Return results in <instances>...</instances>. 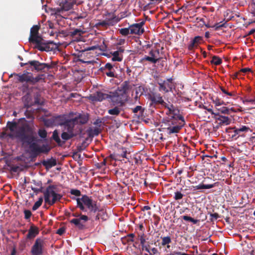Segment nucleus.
Instances as JSON below:
<instances>
[{"label":"nucleus","instance_id":"nucleus-1","mask_svg":"<svg viewBox=\"0 0 255 255\" xmlns=\"http://www.w3.org/2000/svg\"><path fill=\"white\" fill-rule=\"evenodd\" d=\"M24 122L19 125L15 122H7L6 127L10 131V133L6 134L5 131H2V136H7L11 138L17 139L24 146L29 147L30 153L33 157H36L40 153H48L50 148L47 144L40 146L37 143L38 137L34 130L33 127L27 123L25 118H21L18 120V123Z\"/></svg>","mask_w":255,"mask_h":255},{"label":"nucleus","instance_id":"nucleus-2","mask_svg":"<svg viewBox=\"0 0 255 255\" xmlns=\"http://www.w3.org/2000/svg\"><path fill=\"white\" fill-rule=\"evenodd\" d=\"M89 117L88 114H78L72 119H69L62 132L61 137L64 140H68L83 132L82 125L86 124L89 121Z\"/></svg>","mask_w":255,"mask_h":255},{"label":"nucleus","instance_id":"nucleus-3","mask_svg":"<svg viewBox=\"0 0 255 255\" xmlns=\"http://www.w3.org/2000/svg\"><path fill=\"white\" fill-rule=\"evenodd\" d=\"M185 125V121L182 116L178 117L169 116L163 119L161 123L160 129L169 135L178 133Z\"/></svg>","mask_w":255,"mask_h":255},{"label":"nucleus","instance_id":"nucleus-4","mask_svg":"<svg viewBox=\"0 0 255 255\" xmlns=\"http://www.w3.org/2000/svg\"><path fill=\"white\" fill-rule=\"evenodd\" d=\"M39 26L37 25H34L31 28L29 41L31 43L35 44V47L41 51H51L53 48L50 47V44H53V42L46 41L44 40L39 35Z\"/></svg>","mask_w":255,"mask_h":255},{"label":"nucleus","instance_id":"nucleus-5","mask_svg":"<svg viewBox=\"0 0 255 255\" xmlns=\"http://www.w3.org/2000/svg\"><path fill=\"white\" fill-rule=\"evenodd\" d=\"M130 88L129 81L124 82L116 90L110 93V99L112 102L122 106L128 100V92Z\"/></svg>","mask_w":255,"mask_h":255},{"label":"nucleus","instance_id":"nucleus-6","mask_svg":"<svg viewBox=\"0 0 255 255\" xmlns=\"http://www.w3.org/2000/svg\"><path fill=\"white\" fill-rule=\"evenodd\" d=\"M58 192L57 185H50L48 186L43 192L45 202L49 205L52 206L56 202L60 201L63 195L58 193Z\"/></svg>","mask_w":255,"mask_h":255},{"label":"nucleus","instance_id":"nucleus-7","mask_svg":"<svg viewBox=\"0 0 255 255\" xmlns=\"http://www.w3.org/2000/svg\"><path fill=\"white\" fill-rule=\"evenodd\" d=\"M68 115L62 114L56 116H53L45 121L47 126H63L64 128L69 120Z\"/></svg>","mask_w":255,"mask_h":255},{"label":"nucleus","instance_id":"nucleus-8","mask_svg":"<svg viewBox=\"0 0 255 255\" xmlns=\"http://www.w3.org/2000/svg\"><path fill=\"white\" fill-rule=\"evenodd\" d=\"M76 3V0H64L60 2V7L51 9L52 14L56 16H61L63 11H68L73 8V5Z\"/></svg>","mask_w":255,"mask_h":255},{"label":"nucleus","instance_id":"nucleus-9","mask_svg":"<svg viewBox=\"0 0 255 255\" xmlns=\"http://www.w3.org/2000/svg\"><path fill=\"white\" fill-rule=\"evenodd\" d=\"M18 81L23 84L22 88L24 91H29V85H32L33 74L31 73L24 71L22 74L18 73L16 74Z\"/></svg>","mask_w":255,"mask_h":255},{"label":"nucleus","instance_id":"nucleus-10","mask_svg":"<svg viewBox=\"0 0 255 255\" xmlns=\"http://www.w3.org/2000/svg\"><path fill=\"white\" fill-rule=\"evenodd\" d=\"M81 201L91 212L95 213L99 211V206L97 205V202L93 200L88 196L86 195H83L81 198Z\"/></svg>","mask_w":255,"mask_h":255},{"label":"nucleus","instance_id":"nucleus-11","mask_svg":"<svg viewBox=\"0 0 255 255\" xmlns=\"http://www.w3.org/2000/svg\"><path fill=\"white\" fill-rule=\"evenodd\" d=\"M28 63L29 65L32 67V71L33 70L38 72V71H42L45 72V69H46L47 70H49L53 68V66L51 64L49 63H40L38 61L36 60H31L28 61Z\"/></svg>","mask_w":255,"mask_h":255},{"label":"nucleus","instance_id":"nucleus-12","mask_svg":"<svg viewBox=\"0 0 255 255\" xmlns=\"http://www.w3.org/2000/svg\"><path fill=\"white\" fill-rule=\"evenodd\" d=\"M172 81L173 79L171 78L167 79L165 80H158L157 83L159 85V91H163L165 93L171 92L173 88Z\"/></svg>","mask_w":255,"mask_h":255},{"label":"nucleus","instance_id":"nucleus-13","mask_svg":"<svg viewBox=\"0 0 255 255\" xmlns=\"http://www.w3.org/2000/svg\"><path fill=\"white\" fill-rule=\"evenodd\" d=\"M44 241L40 239H36L33 245L31 247V255H42L44 252Z\"/></svg>","mask_w":255,"mask_h":255},{"label":"nucleus","instance_id":"nucleus-14","mask_svg":"<svg viewBox=\"0 0 255 255\" xmlns=\"http://www.w3.org/2000/svg\"><path fill=\"white\" fill-rule=\"evenodd\" d=\"M89 220L86 215H81L78 218H74L70 221V223L74 224L76 228L80 230H84L87 229L85 223Z\"/></svg>","mask_w":255,"mask_h":255},{"label":"nucleus","instance_id":"nucleus-15","mask_svg":"<svg viewBox=\"0 0 255 255\" xmlns=\"http://www.w3.org/2000/svg\"><path fill=\"white\" fill-rule=\"evenodd\" d=\"M149 100L151 103L150 104V106H154L157 105H164L166 104L164 101L162 97L161 94L156 92H152L149 95Z\"/></svg>","mask_w":255,"mask_h":255},{"label":"nucleus","instance_id":"nucleus-16","mask_svg":"<svg viewBox=\"0 0 255 255\" xmlns=\"http://www.w3.org/2000/svg\"><path fill=\"white\" fill-rule=\"evenodd\" d=\"M145 22L142 20L141 22L137 23H133L129 25V28L130 29V34H135L140 35L142 34L144 30L143 28Z\"/></svg>","mask_w":255,"mask_h":255},{"label":"nucleus","instance_id":"nucleus-17","mask_svg":"<svg viewBox=\"0 0 255 255\" xmlns=\"http://www.w3.org/2000/svg\"><path fill=\"white\" fill-rule=\"evenodd\" d=\"M110 98L109 94L99 91L90 95L89 99L93 102H101L104 100Z\"/></svg>","mask_w":255,"mask_h":255},{"label":"nucleus","instance_id":"nucleus-18","mask_svg":"<svg viewBox=\"0 0 255 255\" xmlns=\"http://www.w3.org/2000/svg\"><path fill=\"white\" fill-rule=\"evenodd\" d=\"M100 70L101 72L109 77H116L113 65L110 63H107L104 67H101Z\"/></svg>","mask_w":255,"mask_h":255},{"label":"nucleus","instance_id":"nucleus-19","mask_svg":"<svg viewBox=\"0 0 255 255\" xmlns=\"http://www.w3.org/2000/svg\"><path fill=\"white\" fill-rule=\"evenodd\" d=\"M214 119L219 121V124L221 125H229L231 123V119L228 117L223 116L218 112L216 114V117H214Z\"/></svg>","mask_w":255,"mask_h":255},{"label":"nucleus","instance_id":"nucleus-20","mask_svg":"<svg viewBox=\"0 0 255 255\" xmlns=\"http://www.w3.org/2000/svg\"><path fill=\"white\" fill-rule=\"evenodd\" d=\"M41 164L44 166L47 170H49L52 167L57 164V160L56 158L51 157L47 160H43L41 162Z\"/></svg>","mask_w":255,"mask_h":255},{"label":"nucleus","instance_id":"nucleus-21","mask_svg":"<svg viewBox=\"0 0 255 255\" xmlns=\"http://www.w3.org/2000/svg\"><path fill=\"white\" fill-rule=\"evenodd\" d=\"M39 234L38 228L33 225L30 227L28 232L26 235V239L31 240L34 239Z\"/></svg>","mask_w":255,"mask_h":255},{"label":"nucleus","instance_id":"nucleus-22","mask_svg":"<svg viewBox=\"0 0 255 255\" xmlns=\"http://www.w3.org/2000/svg\"><path fill=\"white\" fill-rule=\"evenodd\" d=\"M203 40V37L200 36H195L188 45V48L189 50H192L194 48L197 47L198 45Z\"/></svg>","mask_w":255,"mask_h":255},{"label":"nucleus","instance_id":"nucleus-23","mask_svg":"<svg viewBox=\"0 0 255 255\" xmlns=\"http://www.w3.org/2000/svg\"><path fill=\"white\" fill-rule=\"evenodd\" d=\"M150 244H152V243L148 242L145 246H143L142 250L143 251L144 250L147 253L149 254V255H155L157 254L158 253L157 249L156 248H151Z\"/></svg>","mask_w":255,"mask_h":255},{"label":"nucleus","instance_id":"nucleus-24","mask_svg":"<svg viewBox=\"0 0 255 255\" xmlns=\"http://www.w3.org/2000/svg\"><path fill=\"white\" fill-rule=\"evenodd\" d=\"M114 23L112 21V20L110 19H105L104 20H98V21L95 23V26L96 28L99 27H107L109 26H113Z\"/></svg>","mask_w":255,"mask_h":255},{"label":"nucleus","instance_id":"nucleus-25","mask_svg":"<svg viewBox=\"0 0 255 255\" xmlns=\"http://www.w3.org/2000/svg\"><path fill=\"white\" fill-rule=\"evenodd\" d=\"M165 107L168 109L169 113L172 115L171 116L178 117L181 116L179 115V110L173 105L165 106Z\"/></svg>","mask_w":255,"mask_h":255},{"label":"nucleus","instance_id":"nucleus-26","mask_svg":"<svg viewBox=\"0 0 255 255\" xmlns=\"http://www.w3.org/2000/svg\"><path fill=\"white\" fill-rule=\"evenodd\" d=\"M132 111L139 119L143 117L144 109L140 106H137L134 108L132 109Z\"/></svg>","mask_w":255,"mask_h":255},{"label":"nucleus","instance_id":"nucleus-27","mask_svg":"<svg viewBox=\"0 0 255 255\" xmlns=\"http://www.w3.org/2000/svg\"><path fill=\"white\" fill-rule=\"evenodd\" d=\"M52 139L57 143L58 146H61L65 144L66 140H61L57 130H55L52 136Z\"/></svg>","mask_w":255,"mask_h":255},{"label":"nucleus","instance_id":"nucleus-28","mask_svg":"<svg viewBox=\"0 0 255 255\" xmlns=\"http://www.w3.org/2000/svg\"><path fill=\"white\" fill-rule=\"evenodd\" d=\"M160 239L161 242L158 244L159 248L170 244L172 242L171 238L170 236H161Z\"/></svg>","mask_w":255,"mask_h":255},{"label":"nucleus","instance_id":"nucleus-29","mask_svg":"<svg viewBox=\"0 0 255 255\" xmlns=\"http://www.w3.org/2000/svg\"><path fill=\"white\" fill-rule=\"evenodd\" d=\"M87 132L89 137H93L94 136L98 135L101 132V130L98 128H95L94 129L90 128L87 130Z\"/></svg>","mask_w":255,"mask_h":255},{"label":"nucleus","instance_id":"nucleus-30","mask_svg":"<svg viewBox=\"0 0 255 255\" xmlns=\"http://www.w3.org/2000/svg\"><path fill=\"white\" fill-rule=\"evenodd\" d=\"M149 56L156 59V63L159 62L161 58L159 57V50L158 49H151L149 52Z\"/></svg>","mask_w":255,"mask_h":255},{"label":"nucleus","instance_id":"nucleus-31","mask_svg":"<svg viewBox=\"0 0 255 255\" xmlns=\"http://www.w3.org/2000/svg\"><path fill=\"white\" fill-rule=\"evenodd\" d=\"M111 54L113 56V57L112 58V60L113 61L121 62L123 60V55L119 53L118 52L115 51L114 52H111Z\"/></svg>","mask_w":255,"mask_h":255},{"label":"nucleus","instance_id":"nucleus-32","mask_svg":"<svg viewBox=\"0 0 255 255\" xmlns=\"http://www.w3.org/2000/svg\"><path fill=\"white\" fill-rule=\"evenodd\" d=\"M217 183H214V184H200L198 185L194 186H193V188L195 189H210L213 187H214L216 186V184Z\"/></svg>","mask_w":255,"mask_h":255},{"label":"nucleus","instance_id":"nucleus-33","mask_svg":"<svg viewBox=\"0 0 255 255\" xmlns=\"http://www.w3.org/2000/svg\"><path fill=\"white\" fill-rule=\"evenodd\" d=\"M134 237V235L133 234H129L125 236L124 238H122V243L124 245L129 243V242H133L134 241L133 238Z\"/></svg>","mask_w":255,"mask_h":255},{"label":"nucleus","instance_id":"nucleus-34","mask_svg":"<svg viewBox=\"0 0 255 255\" xmlns=\"http://www.w3.org/2000/svg\"><path fill=\"white\" fill-rule=\"evenodd\" d=\"M122 111V109L118 106L115 107L114 108L109 109L108 111L109 114L111 115L118 116Z\"/></svg>","mask_w":255,"mask_h":255},{"label":"nucleus","instance_id":"nucleus-35","mask_svg":"<svg viewBox=\"0 0 255 255\" xmlns=\"http://www.w3.org/2000/svg\"><path fill=\"white\" fill-rule=\"evenodd\" d=\"M140 62L144 63L145 61H148L151 64H156V59L154 58H152L149 56L145 55L142 58H141L140 60Z\"/></svg>","mask_w":255,"mask_h":255},{"label":"nucleus","instance_id":"nucleus-36","mask_svg":"<svg viewBox=\"0 0 255 255\" xmlns=\"http://www.w3.org/2000/svg\"><path fill=\"white\" fill-rule=\"evenodd\" d=\"M107 216V215H106L103 211L99 210L95 217V220H99L101 219L102 220L104 221L106 220V218Z\"/></svg>","mask_w":255,"mask_h":255},{"label":"nucleus","instance_id":"nucleus-37","mask_svg":"<svg viewBox=\"0 0 255 255\" xmlns=\"http://www.w3.org/2000/svg\"><path fill=\"white\" fill-rule=\"evenodd\" d=\"M119 31L120 33L124 36H127L128 34H130V29L129 28V26L128 28L119 29Z\"/></svg>","mask_w":255,"mask_h":255},{"label":"nucleus","instance_id":"nucleus-38","mask_svg":"<svg viewBox=\"0 0 255 255\" xmlns=\"http://www.w3.org/2000/svg\"><path fill=\"white\" fill-rule=\"evenodd\" d=\"M71 199H72L73 200H76L77 201V206L81 210H82V211L85 210V208L83 204V203L81 202L82 201L81 198H76L75 197H71Z\"/></svg>","mask_w":255,"mask_h":255},{"label":"nucleus","instance_id":"nucleus-39","mask_svg":"<svg viewBox=\"0 0 255 255\" xmlns=\"http://www.w3.org/2000/svg\"><path fill=\"white\" fill-rule=\"evenodd\" d=\"M44 76H45L44 74L39 75L35 77L33 76L32 85H35L36 83L40 82V81L44 80Z\"/></svg>","mask_w":255,"mask_h":255},{"label":"nucleus","instance_id":"nucleus-40","mask_svg":"<svg viewBox=\"0 0 255 255\" xmlns=\"http://www.w3.org/2000/svg\"><path fill=\"white\" fill-rule=\"evenodd\" d=\"M143 88L141 87H138L135 89V96L134 99L137 100V99L143 94Z\"/></svg>","mask_w":255,"mask_h":255},{"label":"nucleus","instance_id":"nucleus-41","mask_svg":"<svg viewBox=\"0 0 255 255\" xmlns=\"http://www.w3.org/2000/svg\"><path fill=\"white\" fill-rule=\"evenodd\" d=\"M43 200V198L42 197H40L38 199V200L37 201H36L34 203V205L33 206V207H32V210L33 211H35L37 209H38V208L42 205Z\"/></svg>","mask_w":255,"mask_h":255},{"label":"nucleus","instance_id":"nucleus-42","mask_svg":"<svg viewBox=\"0 0 255 255\" xmlns=\"http://www.w3.org/2000/svg\"><path fill=\"white\" fill-rule=\"evenodd\" d=\"M222 60L218 56H214L211 62L216 65H219L222 63Z\"/></svg>","mask_w":255,"mask_h":255},{"label":"nucleus","instance_id":"nucleus-43","mask_svg":"<svg viewBox=\"0 0 255 255\" xmlns=\"http://www.w3.org/2000/svg\"><path fill=\"white\" fill-rule=\"evenodd\" d=\"M184 196V194L181 193V191H176L174 193V196L173 198L175 200L178 201L179 200L182 199Z\"/></svg>","mask_w":255,"mask_h":255},{"label":"nucleus","instance_id":"nucleus-44","mask_svg":"<svg viewBox=\"0 0 255 255\" xmlns=\"http://www.w3.org/2000/svg\"><path fill=\"white\" fill-rule=\"evenodd\" d=\"M182 218L184 220L191 222L194 224H196L199 221L198 220L194 219V218L186 215L183 216Z\"/></svg>","mask_w":255,"mask_h":255},{"label":"nucleus","instance_id":"nucleus-45","mask_svg":"<svg viewBox=\"0 0 255 255\" xmlns=\"http://www.w3.org/2000/svg\"><path fill=\"white\" fill-rule=\"evenodd\" d=\"M217 110L219 111L218 112H219L220 114H223L228 115L230 114V110L229 108L225 107L219 108Z\"/></svg>","mask_w":255,"mask_h":255},{"label":"nucleus","instance_id":"nucleus-46","mask_svg":"<svg viewBox=\"0 0 255 255\" xmlns=\"http://www.w3.org/2000/svg\"><path fill=\"white\" fill-rule=\"evenodd\" d=\"M82 34H83V31L79 29H75L71 32V35L72 36L76 35L81 36Z\"/></svg>","mask_w":255,"mask_h":255},{"label":"nucleus","instance_id":"nucleus-47","mask_svg":"<svg viewBox=\"0 0 255 255\" xmlns=\"http://www.w3.org/2000/svg\"><path fill=\"white\" fill-rule=\"evenodd\" d=\"M38 134L42 138H45L47 135V132L44 129H39L38 131Z\"/></svg>","mask_w":255,"mask_h":255},{"label":"nucleus","instance_id":"nucleus-48","mask_svg":"<svg viewBox=\"0 0 255 255\" xmlns=\"http://www.w3.org/2000/svg\"><path fill=\"white\" fill-rule=\"evenodd\" d=\"M238 129L240 133L241 132H247L249 131H251L250 128L245 126H242L240 128H238Z\"/></svg>","mask_w":255,"mask_h":255},{"label":"nucleus","instance_id":"nucleus-49","mask_svg":"<svg viewBox=\"0 0 255 255\" xmlns=\"http://www.w3.org/2000/svg\"><path fill=\"white\" fill-rule=\"evenodd\" d=\"M24 214V219L26 220L30 219L32 215L31 212L29 210H24L23 211Z\"/></svg>","mask_w":255,"mask_h":255},{"label":"nucleus","instance_id":"nucleus-50","mask_svg":"<svg viewBox=\"0 0 255 255\" xmlns=\"http://www.w3.org/2000/svg\"><path fill=\"white\" fill-rule=\"evenodd\" d=\"M183 153L185 154V156H188L189 155L190 152V148L189 146L185 145H183Z\"/></svg>","mask_w":255,"mask_h":255},{"label":"nucleus","instance_id":"nucleus-51","mask_svg":"<svg viewBox=\"0 0 255 255\" xmlns=\"http://www.w3.org/2000/svg\"><path fill=\"white\" fill-rule=\"evenodd\" d=\"M210 216L211 217L210 219L211 221L216 220L220 217L219 214L217 213H210Z\"/></svg>","mask_w":255,"mask_h":255},{"label":"nucleus","instance_id":"nucleus-52","mask_svg":"<svg viewBox=\"0 0 255 255\" xmlns=\"http://www.w3.org/2000/svg\"><path fill=\"white\" fill-rule=\"evenodd\" d=\"M70 193L73 195L76 196H80L81 195V192L78 189H71Z\"/></svg>","mask_w":255,"mask_h":255},{"label":"nucleus","instance_id":"nucleus-53","mask_svg":"<svg viewBox=\"0 0 255 255\" xmlns=\"http://www.w3.org/2000/svg\"><path fill=\"white\" fill-rule=\"evenodd\" d=\"M99 48L98 49L100 50L101 51H105L107 50V46L105 43L104 40L103 41V43L101 45H98Z\"/></svg>","mask_w":255,"mask_h":255},{"label":"nucleus","instance_id":"nucleus-54","mask_svg":"<svg viewBox=\"0 0 255 255\" xmlns=\"http://www.w3.org/2000/svg\"><path fill=\"white\" fill-rule=\"evenodd\" d=\"M244 104L251 103V104H255V97L253 99L246 98L243 101Z\"/></svg>","mask_w":255,"mask_h":255},{"label":"nucleus","instance_id":"nucleus-55","mask_svg":"<svg viewBox=\"0 0 255 255\" xmlns=\"http://www.w3.org/2000/svg\"><path fill=\"white\" fill-rule=\"evenodd\" d=\"M31 189L36 194L39 192L43 193L44 192L43 191V187H39V188L31 187Z\"/></svg>","mask_w":255,"mask_h":255},{"label":"nucleus","instance_id":"nucleus-56","mask_svg":"<svg viewBox=\"0 0 255 255\" xmlns=\"http://www.w3.org/2000/svg\"><path fill=\"white\" fill-rule=\"evenodd\" d=\"M98 48H99L98 45H96L88 47L85 48L84 50H83L82 51L85 52L86 51L94 50L95 49H98Z\"/></svg>","mask_w":255,"mask_h":255},{"label":"nucleus","instance_id":"nucleus-57","mask_svg":"<svg viewBox=\"0 0 255 255\" xmlns=\"http://www.w3.org/2000/svg\"><path fill=\"white\" fill-rule=\"evenodd\" d=\"M221 90L222 91V92L227 95H228L229 96H233L234 94L231 92H228L227 90H226L225 89H224L223 87H220Z\"/></svg>","mask_w":255,"mask_h":255},{"label":"nucleus","instance_id":"nucleus-58","mask_svg":"<svg viewBox=\"0 0 255 255\" xmlns=\"http://www.w3.org/2000/svg\"><path fill=\"white\" fill-rule=\"evenodd\" d=\"M65 232V229L63 227H62V228H59L57 231H56V233L59 235H63Z\"/></svg>","mask_w":255,"mask_h":255},{"label":"nucleus","instance_id":"nucleus-59","mask_svg":"<svg viewBox=\"0 0 255 255\" xmlns=\"http://www.w3.org/2000/svg\"><path fill=\"white\" fill-rule=\"evenodd\" d=\"M106 159H104L102 162L97 163V167L99 168H101L103 166L106 165Z\"/></svg>","mask_w":255,"mask_h":255},{"label":"nucleus","instance_id":"nucleus-60","mask_svg":"<svg viewBox=\"0 0 255 255\" xmlns=\"http://www.w3.org/2000/svg\"><path fill=\"white\" fill-rule=\"evenodd\" d=\"M140 243L141 245L142 249L143 248V246H145L146 244L145 243V239H144L143 236H141L140 237Z\"/></svg>","mask_w":255,"mask_h":255},{"label":"nucleus","instance_id":"nucleus-61","mask_svg":"<svg viewBox=\"0 0 255 255\" xmlns=\"http://www.w3.org/2000/svg\"><path fill=\"white\" fill-rule=\"evenodd\" d=\"M110 20H112V21L115 24L118 23L120 21L121 18H119V17H117V16H115L112 18L110 19Z\"/></svg>","mask_w":255,"mask_h":255},{"label":"nucleus","instance_id":"nucleus-62","mask_svg":"<svg viewBox=\"0 0 255 255\" xmlns=\"http://www.w3.org/2000/svg\"><path fill=\"white\" fill-rule=\"evenodd\" d=\"M214 103L215 104L216 106H221L224 104V102L220 100L219 99H217L215 101Z\"/></svg>","mask_w":255,"mask_h":255},{"label":"nucleus","instance_id":"nucleus-63","mask_svg":"<svg viewBox=\"0 0 255 255\" xmlns=\"http://www.w3.org/2000/svg\"><path fill=\"white\" fill-rule=\"evenodd\" d=\"M116 51L118 52V53L121 54H123L125 51V49L123 47H119L117 48V50H116Z\"/></svg>","mask_w":255,"mask_h":255},{"label":"nucleus","instance_id":"nucleus-64","mask_svg":"<svg viewBox=\"0 0 255 255\" xmlns=\"http://www.w3.org/2000/svg\"><path fill=\"white\" fill-rule=\"evenodd\" d=\"M184 255V253H181L179 252H173V253L170 254L169 255Z\"/></svg>","mask_w":255,"mask_h":255}]
</instances>
